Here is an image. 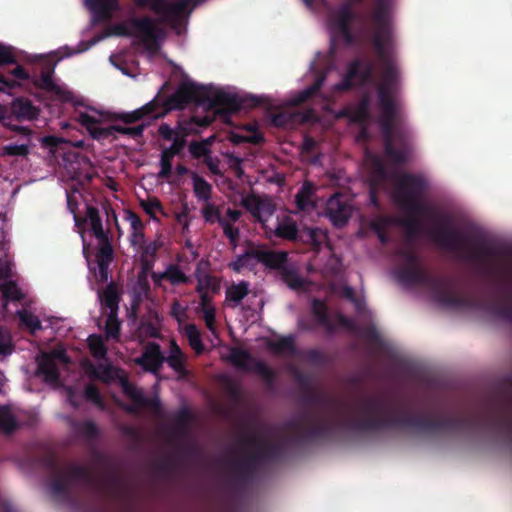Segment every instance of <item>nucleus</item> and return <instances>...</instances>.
<instances>
[{"mask_svg":"<svg viewBox=\"0 0 512 512\" xmlns=\"http://www.w3.org/2000/svg\"><path fill=\"white\" fill-rule=\"evenodd\" d=\"M108 36L128 37L134 45L143 47L149 55H152L157 52L164 33L159 21L149 17L133 18L110 27L104 34L95 37L89 45L81 44L68 55L84 52Z\"/></svg>","mask_w":512,"mask_h":512,"instance_id":"obj_1","label":"nucleus"},{"mask_svg":"<svg viewBox=\"0 0 512 512\" xmlns=\"http://www.w3.org/2000/svg\"><path fill=\"white\" fill-rule=\"evenodd\" d=\"M79 233L90 272L97 281H107L109 278L108 266L112 261V248L107 232L103 226H82Z\"/></svg>","mask_w":512,"mask_h":512,"instance_id":"obj_2","label":"nucleus"},{"mask_svg":"<svg viewBox=\"0 0 512 512\" xmlns=\"http://www.w3.org/2000/svg\"><path fill=\"white\" fill-rule=\"evenodd\" d=\"M95 20L109 18L119 9L118 0H84ZM138 7L148 8L156 14L161 21H168L177 17L184 9L185 2H167L165 0H134Z\"/></svg>","mask_w":512,"mask_h":512,"instance_id":"obj_3","label":"nucleus"},{"mask_svg":"<svg viewBox=\"0 0 512 512\" xmlns=\"http://www.w3.org/2000/svg\"><path fill=\"white\" fill-rule=\"evenodd\" d=\"M286 261V254L282 252H272L259 246H252L249 251L239 256L229 266L236 272L245 269L253 270L258 264H263L267 268H281Z\"/></svg>","mask_w":512,"mask_h":512,"instance_id":"obj_4","label":"nucleus"},{"mask_svg":"<svg viewBox=\"0 0 512 512\" xmlns=\"http://www.w3.org/2000/svg\"><path fill=\"white\" fill-rule=\"evenodd\" d=\"M265 234L272 243L277 244L282 240H296L298 237L303 241L319 245L325 235L320 229L306 227L305 232L299 235L296 226H264Z\"/></svg>","mask_w":512,"mask_h":512,"instance_id":"obj_5","label":"nucleus"},{"mask_svg":"<svg viewBox=\"0 0 512 512\" xmlns=\"http://www.w3.org/2000/svg\"><path fill=\"white\" fill-rule=\"evenodd\" d=\"M89 372L92 376L99 378L104 382L118 380L121 389L127 396L137 403H141L143 401L142 392L127 381L121 370L111 366L100 365L97 368H91Z\"/></svg>","mask_w":512,"mask_h":512,"instance_id":"obj_6","label":"nucleus"},{"mask_svg":"<svg viewBox=\"0 0 512 512\" xmlns=\"http://www.w3.org/2000/svg\"><path fill=\"white\" fill-rule=\"evenodd\" d=\"M68 362L63 349L51 353H43L38 357L37 375L47 383H55L58 379V369Z\"/></svg>","mask_w":512,"mask_h":512,"instance_id":"obj_7","label":"nucleus"},{"mask_svg":"<svg viewBox=\"0 0 512 512\" xmlns=\"http://www.w3.org/2000/svg\"><path fill=\"white\" fill-rule=\"evenodd\" d=\"M79 122L86 127L92 137L100 138L108 134L109 115L92 107L79 111Z\"/></svg>","mask_w":512,"mask_h":512,"instance_id":"obj_8","label":"nucleus"},{"mask_svg":"<svg viewBox=\"0 0 512 512\" xmlns=\"http://www.w3.org/2000/svg\"><path fill=\"white\" fill-rule=\"evenodd\" d=\"M142 226H132L133 233L131 236V243L137 247L139 253H141L142 272L141 278L146 279L147 273L152 268L154 263V255L158 246L156 242L145 244L144 235L140 230Z\"/></svg>","mask_w":512,"mask_h":512,"instance_id":"obj_9","label":"nucleus"},{"mask_svg":"<svg viewBox=\"0 0 512 512\" xmlns=\"http://www.w3.org/2000/svg\"><path fill=\"white\" fill-rule=\"evenodd\" d=\"M74 201V196H68V205L70 210L74 216L75 224H101L103 214L106 215V224H117L118 219L114 212L111 214L106 210H99L95 207L85 205L86 215L85 217L81 216V210L79 208L75 209L72 206V202Z\"/></svg>","mask_w":512,"mask_h":512,"instance_id":"obj_10","label":"nucleus"},{"mask_svg":"<svg viewBox=\"0 0 512 512\" xmlns=\"http://www.w3.org/2000/svg\"><path fill=\"white\" fill-rule=\"evenodd\" d=\"M133 360L145 371L157 373L163 364L164 357L160 351L159 345L150 343L145 347L142 355Z\"/></svg>","mask_w":512,"mask_h":512,"instance_id":"obj_11","label":"nucleus"},{"mask_svg":"<svg viewBox=\"0 0 512 512\" xmlns=\"http://www.w3.org/2000/svg\"><path fill=\"white\" fill-rule=\"evenodd\" d=\"M41 86L48 90L56 100L61 102H71L75 106L82 105V98L75 95L72 91H70L65 85L58 84L53 81V79L46 75L42 77Z\"/></svg>","mask_w":512,"mask_h":512,"instance_id":"obj_12","label":"nucleus"},{"mask_svg":"<svg viewBox=\"0 0 512 512\" xmlns=\"http://www.w3.org/2000/svg\"><path fill=\"white\" fill-rule=\"evenodd\" d=\"M198 87L191 80L186 79L173 96L168 100L169 109H181L185 104L196 97Z\"/></svg>","mask_w":512,"mask_h":512,"instance_id":"obj_13","label":"nucleus"},{"mask_svg":"<svg viewBox=\"0 0 512 512\" xmlns=\"http://www.w3.org/2000/svg\"><path fill=\"white\" fill-rule=\"evenodd\" d=\"M239 211L231 210L229 208L220 211L216 206L207 204L203 208V216L206 222L211 224L218 222L219 224H225L226 221L236 222L239 220Z\"/></svg>","mask_w":512,"mask_h":512,"instance_id":"obj_14","label":"nucleus"},{"mask_svg":"<svg viewBox=\"0 0 512 512\" xmlns=\"http://www.w3.org/2000/svg\"><path fill=\"white\" fill-rule=\"evenodd\" d=\"M152 279L157 285H161L163 280L178 285L187 282L188 277L177 266L171 265L164 272L152 273Z\"/></svg>","mask_w":512,"mask_h":512,"instance_id":"obj_15","label":"nucleus"},{"mask_svg":"<svg viewBox=\"0 0 512 512\" xmlns=\"http://www.w3.org/2000/svg\"><path fill=\"white\" fill-rule=\"evenodd\" d=\"M12 113L17 119L32 120L39 114V110L30 101L19 98L12 103Z\"/></svg>","mask_w":512,"mask_h":512,"instance_id":"obj_16","label":"nucleus"},{"mask_svg":"<svg viewBox=\"0 0 512 512\" xmlns=\"http://www.w3.org/2000/svg\"><path fill=\"white\" fill-rule=\"evenodd\" d=\"M368 75L367 67L362 63H354L345 78V81L335 86L336 89H346L356 83L362 82Z\"/></svg>","mask_w":512,"mask_h":512,"instance_id":"obj_17","label":"nucleus"},{"mask_svg":"<svg viewBox=\"0 0 512 512\" xmlns=\"http://www.w3.org/2000/svg\"><path fill=\"white\" fill-rule=\"evenodd\" d=\"M168 365L179 375L185 374L184 355L175 341L170 343L169 355L166 358Z\"/></svg>","mask_w":512,"mask_h":512,"instance_id":"obj_18","label":"nucleus"},{"mask_svg":"<svg viewBox=\"0 0 512 512\" xmlns=\"http://www.w3.org/2000/svg\"><path fill=\"white\" fill-rule=\"evenodd\" d=\"M222 357L233 365L248 368L250 364V356L243 350L226 348L222 353Z\"/></svg>","mask_w":512,"mask_h":512,"instance_id":"obj_19","label":"nucleus"},{"mask_svg":"<svg viewBox=\"0 0 512 512\" xmlns=\"http://www.w3.org/2000/svg\"><path fill=\"white\" fill-rule=\"evenodd\" d=\"M200 310L203 314L207 328L211 332H214L216 310L206 294H203L201 297Z\"/></svg>","mask_w":512,"mask_h":512,"instance_id":"obj_20","label":"nucleus"},{"mask_svg":"<svg viewBox=\"0 0 512 512\" xmlns=\"http://www.w3.org/2000/svg\"><path fill=\"white\" fill-rule=\"evenodd\" d=\"M186 337L188 338L190 346L196 351V353H201L203 351V345L200 338V333L195 325L187 324L180 328Z\"/></svg>","mask_w":512,"mask_h":512,"instance_id":"obj_21","label":"nucleus"},{"mask_svg":"<svg viewBox=\"0 0 512 512\" xmlns=\"http://www.w3.org/2000/svg\"><path fill=\"white\" fill-rule=\"evenodd\" d=\"M100 301L103 305H105L110 313H116L117 304H118V296L117 291L114 286H108L102 294L99 295Z\"/></svg>","mask_w":512,"mask_h":512,"instance_id":"obj_22","label":"nucleus"},{"mask_svg":"<svg viewBox=\"0 0 512 512\" xmlns=\"http://www.w3.org/2000/svg\"><path fill=\"white\" fill-rule=\"evenodd\" d=\"M312 194V185L310 183H305L296 195V203L299 209L307 210L312 206Z\"/></svg>","mask_w":512,"mask_h":512,"instance_id":"obj_23","label":"nucleus"},{"mask_svg":"<svg viewBox=\"0 0 512 512\" xmlns=\"http://www.w3.org/2000/svg\"><path fill=\"white\" fill-rule=\"evenodd\" d=\"M18 317L21 325L29 329L32 333L42 328L39 319L26 309L18 311Z\"/></svg>","mask_w":512,"mask_h":512,"instance_id":"obj_24","label":"nucleus"},{"mask_svg":"<svg viewBox=\"0 0 512 512\" xmlns=\"http://www.w3.org/2000/svg\"><path fill=\"white\" fill-rule=\"evenodd\" d=\"M16 427V421L10 409L6 406L0 407V431L8 433Z\"/></svg>","mask_w":512,"mask_h":512,"instance_id":"obj_25","label":"nucleus"},{"mask_svg":"<svg viewBox=\"0 0 512 512\" xmlns=\"http://www.w3.org/2000/svg\"><path fill=\"white\" fill-rule=\"evenodd\" d=\"M339 199L336 196L331 197L328 202V210L330 220L334 222V224H340V222L348 221L346 218V208H341L339 212L334 211V208L338 205Z\"/></svg>","mask_w":512,"mask_h":512,"instance_id":"obj_26","label":"nucleus"},{"mask_svg":"<svg viewBox=\"0 0 512 512\" xmlns=\"http://www.w3.org/2000/svg\"><path fill=\"white\" fill-rule=\"evenodd\" d=\"M88 346L93 354V356L97 359H102L106 355V348L103 343V339L99 335H91L88 338Z\"/></svg>","mask_w":512,"mask_h":512,"instance_id":"obj_27","label":"nucleus"},{"mask_svg":"<svg viewBox=\"0 0 512 512\" xmlns=\"http://www.w3.org/2000/svg\"><path fill=\"white\" fill-rule=\"evenodd\" d=\"M0 289L5 300H18L23 297L21 290L12 281L1 282Z\"/></svg>","mask_w":512,"mask_h":512,"instance_id":"obj_28","label":"nucleus"},{"mask_svg":"<svg viewBox=\"0 0 512 512\" xmlns=\"http://www.w3.org/2000/svg\"><path fill=\"white\" fill-rule=\"evenodd\" d=\"M248 293V284L245 282H241L235 285H232L227 290V298L230 301L235 303H239Z\"/></svg>","mask_w":512,"mask_h":512,"instance_id":"obj_29","label":"nucleus"},{"mask_svg":"<svg viewBox=\"0 0 512 512\" xmlns=\"http://www.w3.org/2000/svg\"><path fill=\"white\" fill-rule=\"evenodd\" d=\"M269 347L275 353H285L293 350V338L289 337H279L277 339L271 340L269 342Z\"/></svg>","mask_w":512,"mask_h":512,"instance_id":"obj_30","label":"nucleus"},{"mask_svg":"<svg viewBox=\"0 0 512 512\" xmlns=\"http://www.w3.org/2000/svg\"><path fill=\"white\" fill-rule=\"evenodd\" d=\"M194 191L198 198L206 200L210 194V185L199 177L193 178Z\"/></svg>","mask_w":512,"mask_h":512,"instance_id":"obj_31","label":"nucleus"},{"mask_svg":"<svg viewBox=\"0 0 512 512\" xmlns=\"http://www.w3.org/2000/svg\"><path fill=\"white\" fill-rule=\"evenodd\" d=\"M4 154L10 156H26L29 153V140L23 144H9L3 148Z\"/></svg>","mask_w":512,"mask_h":512,"instance_id":"obj_32","label":"nucleus"},{"mask_svg":"<svg viewBox=\"0 0 512 512\" xmlns=\"http://www.w3.org/2000/svg\"><path fill=\"white\" fill-rule=\"evenodd\" d=\"M12 350L10 333L7 330L0 328V355H8Z\"/></svg>","mask_w":512,"mask_h":512,"instance_id":"obj_33","label":"nucleus"},{"mask_svg":"<svg viewBox=\"0 0 512 512\" xmlns=\"http://www.w3.org/2000/svg\"><path fill=\"white\" fill-rule=\"evenodd\" d=\"M119 332V322L116 318V313H109L106 320V336L108 338H116Z\"/></svg>","mask_w":512,"mask_h":512,"instance_id":"obj_34","label":"nucleus"},{"mask_svg":"<svg viewBox=\"0 0 512 512\" xmlns=\"http://www.w3.org/2000/svg\"><path fill=\"white\" fill-rule=\"evenodd\" d=\"M172 316L177 320L179 327L185 326L186 320V308L181 306L178 302H175L171 309Z\"/></svg>","mask_w":512,"mask_h":512,"instance_id":"obj_35","label":"nucleus"},{"mask_svg":"<svg viewBox=\"0 0 512 512\" xmlns=\"http://www.w3.org/2000/svg\"><path fill=\"white\" fill-rule=\"evenodd\" d=\"M210 144V139L204 142H194L190 144V152L195 157L205 156L208 153V146Z\"/></svg>","mask_w":512,"mask_h":512,"instance_id":"obj_36","label":"nucleus"},{"mask_svg":"<svg viewBox=\"0 0 512 512\" xmlns=\"http://www.w3.org/2000/svg\"><path fill=\"white\" fill-rule=\"evenodd\" d=\"M341 20L339 23L331 25V33H333V40L335 41L337 38V32H341L344 36H346V27H345V20L348 17V11L347 9H343L341 11Z\"/></svg>","mask_w":512,"mask_h":512,"instance_id":"obj_37","label":"nucleus"},{"mask_svg":"<svg viewBox=\"0 0 512 512\" xmlns=\"http://www.w3.org/2000/svg\"><path fill=\"white\" fill-rule=\"evenodd\" d=\"M15 56L10 46H5L0 43V65L14 63Z\"/></svg>","mask_w":512,"mask_h":512,"instance_id":"obj_38","label":"nucleus"},{"mask_svg":"<svg viewBox=\"0 0 512 512\" xmlns=\"http://www.w3.org/2000/svg\"><path fill=\"white\" fill-rule=\"evenodd\" d=\"M231 243L235 244L237 241L238 229L237 226H225L224 230Z\"/></svg>","mask_w":512,"mask_h":512,"instance_id":"obj_39","label":"nucleus"},{"mask_svg":"<svg viewBox=\"0 0 512 512\" xmlns=\"http://www.w3.org/2000/svg\"><path fill=\"white\" fill-rule=\"evenodd\" d=\"M85 395L89 400H91L95 403L100 402L98 392L93 386H88L86 388Z\"/></svg>","mask_w":512,"mask_h":512,"instance_id":"obj_40","label":"nucleus"},{"mask_svg":"<svg viewBox=\"0 0 512 512\" xmlns=\"http://www.w3.org/2000/svg\"><path fill=\"white\" fill-rule=\"evenodd\" d=\"M159 133L165 139H172L174 131L168 125H161L159 127Z\"/></svg>","mask_w":512,"mask_h":512,"instance_id":"obj_41","label":"nucleus"},{"mask_svg":"<svg viewBox=\"0 0 512 512\" xmlns=\"http://www.w3.org/2000/svg\"><path fill=\"white\" fill-rule=\"evenodd\" d=\"M11 269L9 266H0V283L3 281H10Z\"/></svg>","mask_w":512,"mask_h":512,"instance_id":"obj_42","label":"nucleus"},{"mask_svg":"<svg viewBox=\"0 0 512 512\" xmlns=\"http://www.w3.org/2000/svg\"><path fill=\"white\" fill-rule=\"evenodd\" d=\"M17 86L15 81H7L0 75V91H4L6 89H12Z\"/></svg>","mask_w":512,"mask_h":512,"instance_id":"obj_43","label":"nucleus"},{"mask_svg":"<svg viewBox=\"0 0 512 512\" xmlns=\"http://www.w3.org/2000/svg\"><path fill=\"white\" fill-rule=\"evenodd\" d=\"M321 85V80H319L316 85L308 90H306L305 92H303V95L294 101V103H299V102H302L303 100H305L308 96H310L316 89H318Z\"/></svg>","mask_w":512,"mask_h":512,"instance_id":"obj_44","label":"nucleus"},{"mask_svg":"<svg viewBox=\"0 0 512 512\" xmlns=\"http://www.w3.org/2000/svg\"><path fill=\"white\" fill-rule=\"evenodd\" d=\"M12 75L18 79H27L28 74L24 71L22 67H17L12 71Z\"/></svg>","mask_w":512,"mask_h":512,"instance_id":"obj_45","label":"nucleus"},{"mask_svg":"<svg viewBox=\"0 0 512 512\" xmlns=\"http://www.w3.org/2000/svg\"><path fill=\"white\" fill-rule=\"evenodd\" d=\"M385 227L386 226H380V225L371 226L373 233L375 235H377L379 237L380 241H382V242H384L383 233H384Z\"/></svg>","mask_w":512,"mask_h":512,"instance_id":"obj_46","label":"nucleus"},{"mask_svg":"<svg viewBox=\"0 0 512 512\" xmlns=\"http://www.w3.org/2000/svg\"><path fill=\"white\" fill-rule=\"evenodd\" d=\"M148 213L155 214L156 211L160 210V206L158 202H152L148 206L145 207Z\"/></svg>","mask_w":512,"mask_h":512,"instance_id":"obj_47","label":"nucleus"},{"mask_svg":"<svg viewBox=\"0 0 512 512\" xmlns=\"http://www.w3.org/2000/svg\"><path fill=\"white\" fill-rule=\"evenodd\" d=\"M126 221L130 222L131 225H134V224H137L138 221H137V217L130 213V212H126Z\"/></svg>","mask_w":512,"mask_h":512,"instance_id":"obj_48","label":"nucleus"},{"mask_svg":"<svg viewBox=\"0 0 512 512\" xmlns=\"http://www.w3.org/2000/svg\"><path fill=\"white\" fill-rule=\"evenodd\" d=\"M119 61H120V57L119 55L117 54H112L110 56V62L112 65H114L116 68H120V65H119Z\"/></svg>","mask_w":512,"mask_h":512,"instance_id":"obj_49","label":"nucleus"},{"mask_svg":"<svg viewBox=\"0 0 512 512\" xmlns=\"http://www.w3.org/2000/svg\"><path fill=\"white\" fill-rule=\"evenodd\" d=\"M380 98H381V102L383 103L384 106H387V95H386V90L384 87L381 88L380 90Z\"/></svg>","mask_w":512,"mask_h":512,"instance_id":"obj_50","label":"nucleus"},{"mask_svg":"<svg viewBox=\"0 0 512 512\" xmlns=\"http://www.w3.org/2000/svg\"><path fill=\"white\" fill-rule=\"evenodd\" d=\"M66 392H67V397H68L69 401L71 402V404H72L73 406H76V405H77V403L74 401V394H73V392L71 391V389H67V390H66Z\"/></svg>","mask_w":512,"mask_h":512,"instance_id":"obj_51","label":"nucleus"},{"mask_svg":"<svg viewBox=\"0 0 512 512\" xmlns=\"http://www.w3.org/2000/svg\"><path fill=\"white\" fill-rule=\"evenodd\" d=\"M183 145V142L182 141H178L177 139L174 140V144H173V152H177L179 150L180 147H182Z\"/></svg>","mask_w":512,"mask_h":512,"instance_id":"obj_52","label":"nucleus"},{"mask_svg":"<svg viewBox=\"0 0 512 512\" xmlns=\"http://www.w3.org/2000/svg\"><path fill=\"white\" fill-rule=\"evenodd\" d=\"M364 108H361V112L357 113V114H351V116L355 119V120H360L362 117H364Z\"/></svg>","mask_w":512,"mask_h":512,"instance_id":"obj_53","label":"nucleus"},{"mask_svg":"<svg viewBox=\"0 0 512 512\" xmlns=\"http://www.w3.org/2000/svg\"><path fill=\"white\" fill-rule=\"evenodd\" d=\"M0 120L5 121L6 120V111L3 106L0 105Z\"/></svg>","mask_w":512,"mask_h":512,"instance_id":"obj_54","label":"nucleus"},{"mask_svg":"<svg viewBox=\"0 0 512 512\" xmlns=\"http://www.w3.org/2000/svg\"><path fill=\"white\" fill-rule=\"evenodd\" d=\"M344 295L347 297V298H352V295H353V291L351 288H345L344 290Z\"/></svg>","mask_w":512,"mask_h":512,"instance_id":"obj_55","label":"nucleus"},{"mask_svg":"<svg viewBox=\"0 0 512 512\" xmlns=\"http://www.w3.org/2000/svg\"><path fill=\"white\" fill-rule=\"evenodd\" d=\"M233 140L237 141V142H241L243 140H246V138L245 137H240V138H234Z\"/></svg>","mask_w":512,"mask_h":512,"instance_id":"obj_56","label":"nucleus"},{"mask_svg":"<svg viewBox=\"0 0 512 512\" xmlns=\"http://www.w3.org/2000/svg\"><path fill=\"white\" fill-rule=\"evenodd\" d=\"M376 44H377V46H378L379 48H381L382 44H381V42H380V39H379V38H377V39H376Z\"/></svg>","mask_w":512,"mask_h":512,"instance_id":"obj_57","label":"nucleus"},{"mask_svg":"<svg viewBox=\"0 0 512 512\" xmlns=\"http://www.w3.org/2000/svg\"><path fill=\"white\" fill-rule=\"evenodd\" d=\"M21 130L24 132V134L28 137L29 136V131L26 130L25 128H21Z\"/></svg>","mask_w":512,"mask_h":512,"instance_id":"obj_58","label":"nucleus"},{"mask_svg":"<svg viewBox=\"0 0 512 512\" xmlns=\"http://www.w3.org/2000/svg\"><path fill=\"white\" fill-rule=\"evenodd\" d=\"M292 288H296L300 285V283L298 282L297 284H293V283H290L289 284Z\"/></svg>","mask_w":512,"mask_h":512,"instance_id":"obj_59","label":"nucleus"},{"mask_svg":"<svg viewBox=\"0 0 512 512\" xmlns=\"http://www.w3.org/2000/svg\"><path fill=\"white\" fill-rule=\"evenodd\" d=\"M392 157L397 159V160H402L403 159L401 156H397V155H392Z\"/></svg>","mask_w":512,"mask_h":512,"instance_id":"obj_60","label":"nucleus"},{"mask_svg":"<svg viewBox=\"0 0 512 512\" xmlns=\"http://www.w3.org/2000/svg\"><path fill=\"white\" fill-rule=\"evenodd\" d=\"M48 321L50 322V325L54 327L55 323L52 321V319H49Z\"/></svg>","mask_w":512,"mask_h":512,"instance_id":"obj_61","label":"nucleus"},{"mask_svg":"<svg viewBox=\"0 0 512 512\" xmlns=\"http://www.w3.org/2000/svg\"><path fill=\"white\" fill-rule=\"evenodd\" d=\"M304 1L308 4L307 0H304Z\"/></svg>","mask_w":512,"mask_h":512,"instance_id":"obj_62","label":"nucleus"}]
</instances>
